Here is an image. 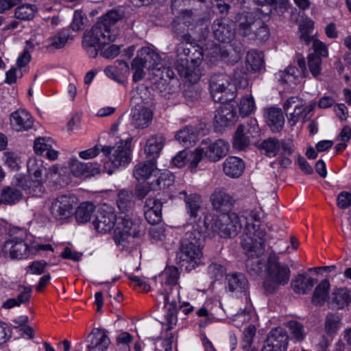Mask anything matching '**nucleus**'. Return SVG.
Returning <instances> with one entry per match:
<instances>
[{
	"label": "nucleus",
	"mask_w": 351,
	"mask_h": 351,
	"mask_svg": "<svg viewBox=\"0 0 351 351\" xmlns=\"http://www.w3.org/2000/svg\"><path fill=\"white\" fill-rule=\"evenodd\" d=\"M308 115L303 106H297L294 112L290 114V117L288 119L289 123L293 126L300 120L304 122L308 119Z\"/></svg>",
	"instance_id": "obj_53"
},
{
	"label": "nucleus",
	"mask_w": 351,
	"mask_h": 351,
	"mask_svg": "<svg viewBox=\"0 0 351 351\" xmlns=\"http://www.w3.org/2000/svg\"><path fill=\"white\" fill-rule=\"evenodd\" d=\"M203 247L195 245L181 243L176 253L177 263L184 267L187 271H191L202 263Z\"/></svg>",
	"instance_id": "obj_10"
},
{
	"label": "nucleus",
	"mask_w": 351,
	"mask_h": 351,
	"mask_svg": "<svg viewBox=\"0 0 351 351\" xmlns=\"http://www.w3.org/2000/svg\"><path fill=\"white\" fill-rule=\"evenodd\" d=\"M317 280L313 279L306 273H303L297 275L292 280L291 287L296 293L306 294L313 288Z\"/></svg>",
	"instance_id": "obj_30"
},
{
	"label": "nucleus",
	"mask_w": 351,
	"mask_h": 351,
	"mask_svg": "<svg viewBox=\"0 0 351 351\" xmlns=\"http://www.w3.org/2000/svg\"><path fill=\"white\" fill-rule=\"evenodd\" d=\"M267 272L263 287L268 294L275 293L280 286L287 285L291 276L289 266L280 263L278 256L274 253L270 254L268 257Z\"/></svg>",
	"instance_id": "obj_5"
},
{
	"label": "nucleus",
	"mask_w": 351,
	"mask_h": 351,
	"mask_svg": "<svg viewBox=\"0 0 351 351\" xmlns=\"http://www.w3.org/2000/svg\"><path fill=\"white\" fill-rule=\"evenodd\" d=\"M339 318L338 316L330 314L327 315L325 322V330L328 335H332L339 328Z\"/></svg>",
	"instance_id": "obj_57"
},
{
	"label": "nucleus",
	"mask_w": 351,
	"mask_h": 351,
	"mask_svg": "<svg viewBox=\"0 0 351 351\" xmlns=\"http://www.w3.org/2000/svg\"><path fill=\"white\" fill-rule=\"evenodd\" d=\"M228 143L222 139L210 143L204 149L205 157L211 162H217L228 153Z\"/></svg>",
	"instance_id": "obj_23"
},
{
	"label": "nucleus",
	"mask_w": 351,
	"mask_h": 351,
	"mask_svg": "<svg viewBox=\"0 0 351 351\" xmlns=\"http://www.w3.org/2000/svg\"><path fill=\"white\" fill-rule=\"evenodd\" d=\"M247 252V258L245 261V267L247 273L252 276H256L261 274L264 266V262L260 256L264 254H258L254 250L244 249Z\"/></svg>",
	"instance_id": "obj_31"
},
{
	"label": "nucleus",
	"mask_w": 351,
	"mask_h": 351,
	"mask_svg": "<svg viewBox=\"0 0 351 351\" xmlns=\"http://www.w3.org/2000/svg\"><path fill=\"white\" fill-rule=\"evenodd\" d=\"M239 33L243 37L258 43L266 41L270 34L265 22L256 12H243L238 15Z\"/></svg>",
	"instance_id": "obj_4"
},
{
	"label": "nucleus",
	"mask_w": 351,
	"mask_h": 351,
	"mask_svg": "<svg viewBox=\"0 0 351 351\" xmlns=\"http://www.w3.org/2000/svg\"><path fill=\"white\" fill-rule=\"evenodd\" d=\"M158 173L156 167V162L149 159L143 162L136 165L133 171L134 178L139 180H147L150 178L152 174Z\"/></svg>",
	"instance_id": "obj_36"
},
{
	"label": "nucleus",
	"mask_w": 351,
	"mask_h": 351,
	"mask_svg": "<svg viewBox=\"0 0 351 351\" xmlns=\"http://www.w3.org/2000/svg\"><path fill=\"white\" fill-rule=\"evenodd\" d=\"M122 17L121 12L111 10L102 15L90 30L84 33L82 46L89 57L95 58L99 49L115 40L117 36L112 32V27Z\"/></svg>",
	"instance_id": "obj_1"
},
{
	"label": "nucleus",
	"mask_w": 351,
	"mask_h": 351,
	"mask_svg": "<svg viewBox=\"0 0 351 351\" xmlns=\"http://www.w3.org/2000/svg\"><path fill=\"white\" fill-rule=\"evenodd\" d=\"M193 21V12L192 10H182L178 16L171 23L173 32L179 30L180 26L189 27Z\"/></svg>",
	"instance_id": "obj_45"
},
{
	"label": "nucleus",
	"mask_w": 351,
	"mask_h": 351,
	"mask_svg": "<svg viewBox=\"0 0 351 351\" xmlns=\"http://www.w3.org/2000/svg\"><path fill=\"white\" fill-rule=\"evenodd\" d=\"M27 167L29 174L34 176L36 180H43V174L47 176L49 171L51 173L56 174L58 171V168L54 166L47 169L42 160H38L35 158H32L28 160Z\"/></svg>",
	"instance_id": "obj_27"
},
{
	"label": "nucleus",
	"mask_w": 351,
	"mask_h": 351,
	"mask_svg": "<svg viewBox=\"0 0 351 351\" xmlns=\"http://www.w3.org/2000/svg\"><path fill=\"white\" fill-rule=\"evenodd\" d=\"M289 337L282 328H275L269 333L262 351H286Z\"/></svg>",
	"instance_id": "obj_16"
},
{
	"label": "nucleus",
	"mask_w": 351,
	"mask_h": 351,
	"mask_svg": "<svg viewBox=\"0 0 351 351\" xmlns=\"http://www.w3.org/2000/svg\"><path fill=\"white\" fill-rule=\"evenodd\" d=\"M254 101L251 95L243 97L239 104V114L242 117H246L251 114L254 109Z\"/></svg>",
	"instance_id": "obj_51"
},
{
	"label": "nucleus",
	"mask_w": 351,
	"mask_h": 351,
	"mask_svg": "<svg viewBox=\"0 0 351 351\" xmlns=\"http://www.w3.org/2000/svg\"><path fill=\"white\" fill-rule=\"evenodd\" d=\"M205 156L204 148L197 147L193 152L188 150V162L191 171H195L198 164Z\"/></svg>",
	"instance_id": "obj_50"
},
{
	"label": "nucleus",
	"mask_w": 351,
	"mask_h": 351,
	"mask_svg": "<svg viewBox=\"0 0 351 351\" xmlns=\"http://www.w3.org/2000/svg\"><path fill=\"white\" fill-rule=\"evenodd\" d=\"M245 165L243 160L236 156H228L223 162V171L231 178H239L243 173Z\"/></svg>",
	"instance_id": "obj_25"
},
{
	"label": "nucleus",
	"mask_w": 351,
	"mask_h": 351,
	"mask_svg": "<svg viewBox=\"0 0 351 351\" xmlns=\"http://www.w3.org/2000/svg\"><path fill=\"white\" fill-rule=\"evenodd\" d=\"M184 30V27L183 26H180L179 27V30L176 32H173L175 34V36L176 38L181 41L178 45H197L195 40L192 38L190 34L189 33H183Z\"/></svg>",
	"instance_id": "obj_62"
},
{
	"label": "nucleus",
	"mask_w": 351,
	"mask_h": 351,
	"mask_svg": "<svg viewBox=\"0 0 351 351\" xmlns=\"http://www.w3.org/2000/svg\"><path fill=\"white\" fill-rule=\"evenodd\" d=\"M131 124L136 129L147 128L152 121L153 112L142 106H136L131 110Z\"/></svg>",
	"instance_id": "obj_20"
},
{
	"label": "nucleus",
	"mask_w": 351,
	"mask_h": 351,
	"mask_svg": "<svg viewBox=\"0 0 351 351\" xmlns=\"http://www.w3.org/2000/svg\"><path fill=\"white\" fill-rule=\"evenodd\" d=\"M265 117L267 125L273 133L280 132L285 124L282 110L279 108L271 107L265 110Z\"/></svg>",
	"instance_id": "obj_24"
},
{
	"label": "nucleus",
	"mask_w": 351,
	"mask_h": 351,
	"mask_svg": "<svg viewBox=\"0 0 351 351\" xmlns=\"http://www.w3.org/2000/svg\"><path fill=\"white\" fill-rule=\"evenodd\" d=\"M164 144L165 138L161 134H155L148 138L145 147L147 158L156 162V158L159 156Z\"/></svg>",
	"instance_id": "obj_29"
},
{
	"label": "nucleus",
	"mask_w": 351,
	"mask_h": 351,
	"mask_svg": "<svg viewBox=\"0 0 351 351\" xmlns=\"http://www.w3.org/2000/svg\"><path fill=\"white\" fill-rule=\"evenodd\" d=\"M179 275V271L176 267L171 266L165 268L157 278L161 285L159 289H167L171 293L172 289L178 285Z\"/></svg>",
	"instance_id": "obj_26"
},
{
	"label": "nucleus",
	"mask_w": 351,
	"mask_h": 351,
	"mask_svg": "<svg viewBox=\"0 0 351 351\" xmlns=\"http://www.w3.org/2000/svg\"><path fill=\"white\" fill-rule=\"evenodd\" d=\"M321 58L314 53L309 54L308 56V66L310 72L314 77H317L321 73Z\"/></svg>",
	"instance_id": "obj_54"
},
{
	"label": "nucleus",
	"mask_w": 351,
	"mask_h": 351,
	"mask_svg": "<svg viewBox=\"0 0 351 351\" xmlns=\"http://www.w3.org/2000/svg\"><path fill=\"white\" fill-rule=\"evenodd\" d=\"M131 68L134 71L132 80L134 82H138L142 80L145 76L144 69L145 66L141 62L138 58H135L131 64Z\"/></svg>",
	"instance_id": "obj_52"
},
{
	"label": "nucleus",
	"mask_w": 351,
	"mask_h": 351,
	"mask_svg": "<svg viewBox=\"0 0 351 351\" xmlns=\"http://www.w3.org/2000/svg\"><path fill=\"white\" fill-rule=\"evenodd\" d=\"M201 130L191 125L186 126L180 130L176 135V139L185 146H191L194 145L198 140Z\"/></svg>",
	"instance_id": "obj_34"
},
{
	"label": "nucleus",
	"mask_w": 351,
	"mask_h": 351,
	"mask_svg": "<svg viewBox=\"0 0 351 351\" xmlns=\"http://www.w3.org/2000/svg\"><path fill=\"white\" fill-rule=\"evenodd\" d=\"M22 193L13 186H7L2 189L0 202L8 205L14 204L22 199Z\"/></svg>",
	"instance_id": "obj_43"
},
{
	"label": "nucleus",
	"mask_w": 351,
	"mask_h": 351,
	"mask_svg": "<svg viewBox=\"0 0 351 351\" xmlns=\"http://www.w3.org/2000/svg\"><path fill=\"white\" fill-rule=\"evenodd\" d=\"M210 89L215 102L225 104L232 101L236 96L237 88L231 82L230 76L223 74H215L210 79Z\"/></svg>",
	"instance_id": "obj_7"
},
{
	"label": "nucleus",
	"mask_w": 351,
	"mask_h": 351,
	"mask_svg": "<svg viewBox=\"0 0 351 351\" xmlns=\"http://www.w3.org/2000/svg\"><path fill=\"white\" fill-rule=\"evenodd\" d=\"M88 338L87 351H106L110 344L109 337L102 329L94 328Z\"/></svg>",
	"instance_id": "obj_21"
},
{
	"label": "nucleus",
	"mask_w": 351,
	"mask_h": 351,
	"mask_svg": "<svg viewBox=\"0 0 351 351\" xmlns=\"http://www.w3.org/2000/svg\"><path fill=\"white\" fill-rule=\"evenodd\" d=\"M99 51L101 56L107 59H112L120 53L121 46L117 45H111L106 49H104V47H102L101 49H99Z\"/></svg>",
	"instance_id": "obj_63"
},
{
	"label": "nucleus",
	"mask_w": 351,
	"mask_h": 351,
	"mask_svg": "<svg viewBox=\"0 0 351 351\" xmlns=\"http://www.w3.org/2000/svg\"><path fill=\"white\" fill-rule=\"evenodd\" d=\"M95 211V206L90 202L82 203L76 209L75 217L78 223H86L88 221L93 212Z\"/></svg>",
	"instance_id": "obj_46"
},
{
	"label": "nucleus",
	"mask_w": 351,
	"mask_h": 351,
	"mask_svg": "<svg viewBox=\"0 0 351 351\" xmlns=\"http://www.w3.org/2000/svg\"><path fill=\"white\" fill-rule=\"evenodd\" d=\"M330 282L325 279L321 281L315 287L312 296V303L317 306H322L328 298Z\"/></svg>",
	"instance_id": "obj_40"
},
{
	"label": "nucleus",
	"mask_w": 351,
	"mask_h": 351,
	"mask_svg": "<svg viewBox=\"0 0 351 351\" xmlns=\"http://www.w3.org/2000/svg\"><path fill=\"white\" fill-rule=\"evenodd\" d=\"M3 161L12 170L18 171L20 168V158L13 152H5L3 153Z\"/></svg>",
	"instance_id": "obj_58"
},
{
	"label": "nucleus",
	"mask_w": 351,
	"mask_h": 351,
	"mask_svg": "<svg viewBox=\"0 0 351 351\" xmlns=\"http://www.w3.org/2000/svg\"><path fill=\"white\" fill-rule=\"evenodd\" d=\"M258 133V128L254 124H240L234 132L232 145L238 150H243L250 145V138L253 136L252 133Z\"/></svg>",
	"instance_id": "obj_18"
},
{
	"label": "nucleus",
	"mask_w": 351,
	"mask_h": 351,
	"mask_svg": "<svg viewBox=\"0 0 351 351\" xmlns=\"http://www.w3.org/2000/svg\"><path fill=\"white\" fill-rule=\"evenodd\" d=\"M245 220L241 245L243 249L254 250L258 254L265 252L266 232L261 223L260 213L256 210L246 211L243 216Z\"/></svg>",
	"instance_id": "obj_3"
},
{
	"label": "nucleus",
	"mask_w": 351,
	"mask_h": 351,
	"mask_svg": "<svg viewBox=\"0 0 351 351\" xmlns=\"http://www.w3.org/2000/svg\"><path fill=\"white\" fill-rule=\"evenodd\" d=\"M38 12L37 6L32 3H21L16 6L14 9V17L21 21H31Z\"/></svg>",
	"instance_id": "obj_38"
},
{
	"label": "nucleus",
	"mask_w": 351,
	"mask_h": 351,
	"mask_svg": "<svg viewBox=\"0 0 351 351\" xmlns=\"http://www.w3.org/2000/svg\"><path fill=\"white\" fill-rule=\"evenodd\" d=\"M350 300V295L347 289H337L332 293V304L338 309L347 306Z\"/></svg>",
	"instance_id": "obj_47"
},
{
	"label": "nucleus",
	"mask_w": 351,
	"mask_h": 351,
	"mask_svg": "<svg viewBox=\"0 0 351 351\" xmlns=\"http://www.w3.org/2000/svg\"><path fill=\"white\" fill-rule=\"evenodd\" d=\"M69 35L64 32H58L48 39L47 49H60L65 47L68 42Z\"/></svg>",
	"instance_id": "obj_49"
},
{
	"label": "nucleus",
	"mask_w": 351,
	"mask_h": 351,
	"mask_svg": "<svg viewBox=\"0 0 351 351\" xmlns=\"http://www.w3.org/2000/svg\"><path fill=\"white\" fill-rule=\"evenodd\" d=\"M228 289L232 292L245 293L248 289V281L244 274L232 273L227 276Z\"/></svg>",
	"instance_id": "obj_35"
},
{
	"label": "nucleus",
	"mask_w": 351,
	"mask_h": 351,
	"mask_svg": "<svg viewBox=\"0 0 351 351\" xmlns=\"http://www.w3.org/2000/svg\"><path fill=\"white\" fill-rule=\"evenodd\" d=\"M211 28L214 38L220 43H229L234 38L235 24L228 18L221 17L215 19Z\"/></svg>",
	"instance_id": "obj_13"
},
{
	"label": "nucleus",
	"mask_w": 351,
	"mask_h": 351,
	"mask_svg": "<svg viewBox=\"0 0 351 351\" xmlns=\"http://www.w3.org/2000/svg\"><path fill=\"white\" fill-rule=\"evenodd\" d=\"M101 152L108 158L104 162V168L111 175L115 169L125 166L130 161V149L125 145L117 147L104 146Z\"/></svg>",
	"instance_id": "obj_9"
},
{
	"label": "nucleus",
	"mask_w": 351,
	"mask_h": 351,
	"mask_svg": "<svg viewBox=\"0 0 351 351\" xmlns=\"http://www.w3.org/2000/svg\"><path fill=\"white\" fill-rule=\"evenodd\" d=\"M264 64L263 54L256 50H250L245 58L246 69L252 73L260 71Z\"/></svg>",
	"instance_id": "obj_39"
},
{
	"label": "nucleus",
	"mask_w": 351,
	"mask_h": 351,
	"mask_svg": "<svg viewBox=\"0 0 351 351\" xmlns=\"http://www.w3.org/2000/svg\"><path fill=\"white\" fill-rule=\"evenodd\" d=\"M21 233L20 237H11L3 245V251L9 253L11 258H27L32 253L33 247L25 242V232L22 231Z\"/></svg>",
	"instance_id": "obj_12"
},
{
	"label": "nucleus",
	"mask_w": 351,
	"mask_h": 351,
	"mask_svg": "<svg viewBox=\"0 0 351 351\" xmlns=\"http://www.w3.org/2000/svg\"><path fill=\"white\" fill-rule=\"evenodd\" d=\"M215 112L214 124L216 129L221 130L237 121V115L235 108L229 104H222Z\"/></svg>",
	"instance_id": "obj_17"
},
{
	"label": "nucleus",
	"mask_w": 351,
	"mask_h": 351,
	"mask_svg": "<svg viewBox=\"0 0 351 351\" xmlns=\"http://www.w3.org/2000/svg\"><path fill=\"white\" fill-rule=\"evenodd\" d=\"M177 56L176 69L180 77L191 84L197 83L202 75V47L199 45H178Z\"/></svg>",
	"instance_id": "obj_2"
},
{
	"label": "nucleus",
	"mask_w": 351,
	"mask_h": 351,
	"mask_svg": "<svg viewBox=\"0 0 351 351\" xmlns=\"http://www.w3.org/2000/svg\"><path fill=\"white\" fill-rule=\"evenodd\" d=\"M204 234L200 230L199 226L195 225L192 226L191 230L185 232L180 243L192 245H195L196 246L204 247Z\"/></svg>",
	"instance_id": "obj_37"
},
{
	"label": "nucleus",
	"mask_w": 351,
	"mask_h": 351,
	"mask_svg": "<svg viewBox=\"0 0 351 351\" xmlns=\"http://www.w3.org/2000/svg\"><path fill=\"white\" fill-rule=\"evenodd\" d=\"M121 221L114 230V241L117 245L127 247L129 238L141 237L144 234L145 227L141 219L134 213L121 215Z\"/></svg>",
	"instance_id": "obj_6"
},
{
	"label": "nucleus",
	"mask_w": 351,
	"mask_h": 351,
	"mask_svg": "<svg viewBox=\"0 0 351 351\" xmlns=\"http://www.w3.org/2000/svg\"><path fill=\"white\" fill-rule=\"evenodd\" d=\"M42 180H26L22 184V189L32 197H42L45 192Z\"/></svg>",
	"instance_id": "obj_41"
},
{
	"label": "nucleus",
	"mask_w": 351,
	"mask_h": 351,
	"mask_svg": "<svg viewBox=\"0 0 351 351\" xmlns=\"http://www.w3.org/2000/svg\"><path fill=\"white\" fill-rule=\"evenodd\" d=\"M180 195H184L186 213L191 217L196 218L198 216L202 203L201 195L197 193L188 195L185 191H181Z\"/></svg>",
	"instance_id": "obj_33"
},
{
	"label": "nucleus",
	"mask_w": 351,
	"mask_h": 351,
	"mask_svg": "<svg viewBox=\"0 0 351 351\" xmlns=\"http://www.w3.org/2000/svg\"><path fill=\"white\" fill-rule=\"evenodd\" d=\"M33 124V118L25 110H17L10 115V125L17 132L27 131L32 128Z\"/></svg>",
	"instance_id": "obj_22"
},
{
	"label": "nucleus",
	"mask_w": 351,
	"mask_h": 351,
	"mask_svg": "<svg viewBox=\"0 0 351 351\" xmlns=\"http://www.w3.org/2000/svg\"><path fill=\"white\" fill-rule=\"evenodd\" d=\"M156 178L152 180V184L154 190H163L171 186L174 182V176L169 171L160 172L154 174Z\"/></svg>",
	"instance_id": "obj_42"
},
{
	"label": "nucleus",
	"mask_w": 351,
	"mask_h": 351,
	"mask_svg": "<svg viewBox=\"0 0 351 351\" xmlns=\"http://www.w3.org/2000/svg\"><path fill=\"white\" fill-rule=\"evenodd\" d=\"M152 191L154 190V187L151 182H146L143 183H138L135 186L134 191V196L138 199H144Z\"/></svg>",
	"instance_id": "obj_55"
},
{
	"label": "nucleus",
	"mask_w": 351,
	"mask_h": 351,
	"mask_svg": "<svg viewBox=\"0 0 351 351\" xmlns=\"http://www.w3.org/2000/svg\"><path fill=\"white\" fill-rule=\"evenodd\" d=\"M211 228L221 237H234L241 231L242 224L239 216L234 213H223L212 219Z\"/></svg>",
	"instance_id": "obj_8"
},
{
	"label": "nucleus",
	"mask_w": 351,
	"mask_h": 351,
	"mask_svg": "<svg viewBox=\"0 0 351 351\" xmlns=\"http://www.w3.org/2000/svg\"><path fill=\"white\" fill-rule=\"evenodd\" d=\"M134 204V196L132 191L122 189L118 193L117 205L121 215L133 213Z\"/></svg>",
	"instance_id": "obj_28"
},
{
	"label": "nucleus",
	"mask_w": 351,
	"mask_h": 351,
	"mask_svg": "<svg viewBox=\"0 0 351 351\" xmlns=\"http://www.w3.org/2000/svg\"><path fill=\"white\" fill-rule=\"evenodd\" d=\"M287 328L291 339L298 341H302L304 339L306 333L302 324L297 321H290L287 324Z\"/></svg>",
	"instance_id": "obj_48"
},
{
	"label": "nucleus",
	"mask_w": 351,
	"mask_h": 351,
	"mask_svg": "<svg viewBox=\"0 0 351 351\" xmlns=\"http://www.w3.org/2000/svg\"><path fill=\"white\" fill-rule=\"evenodd\" d=\"M76 198L71 195L58 196L51 203L50 211L57 219H64L69 217L75 207Z\"/></svg>",
	"instance_id": "obj_14"
},
{
	"label": "nucleus",
	"mask_w": 351,
	"mask_h": 351,
	"mask_svg": "<svg viewBox=\"0 0 351 351\" xmlns=\"http://www.w3.org/2000/svg\"><path fill=\"white\" fill-rule=\"evenodd\" d=\"M156 90H158L160 95L165 98H169V96L173 92V88L170 86L167 79L159 78L154 82Z\"/></svg>",
	"instance_id": "obj_56"
},
{
	"label": "nucleus",
	"mask_w": 351,
	"mask_h": 351,
	"mask_svg": "<svg viewBox=\"0 0 351 351\" xmlns=\"http://www.w3.org/2000/svg\"><path fill=\"white\" fill-rule=\"evenodd\" d=\"M136 58L141 60L145 69L160 70V68L158 67L160 63V57L154 50L148 47L142 48Z\"/></svg>",
	"instance_id": "obj_32"
},
{
	"label": "nucleus",
	"mask_w": 351,
	"mask_h": 351,
	"mask_svg": "<svg viewBox=\"0 0 351 351\" xmlns=\"http://www.w3.org/2000/svg\"><path fill=\"white\" fill-rule=\"evenodd\" d=\"M210 202L215 210L223 211L230 209L234 205L235 200L225 188L217 187L210 195Z\"/></svg>",
	"instance_id": "obj_19"
},
{
	"label": "nucleus",
	"mask_w": 351,
	"mask_h": 351,
	"mask_svg": "<svg viewBox=\"0 0 351 351\" xmlns=\"http://www.w3.org/2000/svg\"><path fill=\"white\" fill-rule=\"evenodd\" d=\"M71 172L75 177H85L86 162L79 161L77 158H72L69 161Z\"/></svg>",
	"instance_id": "obj_59"
},
{
	"label": "nucleus",
	"mask_w": 351,
	"mask_h": 351,
	"mask_svg": "<svg viewBox=\"0 0 351 351\" xmlns=\"http://www.w3.org/2000/svg\"><path fill=\"white\" fill-rule=\"evenodd\" d=\"M31 287H23V291L16 298L7 300L3 304L2 307L6 309H10L14 306H19L21 304L27 303L31 297Z\"/></svg>",
	"instance_id": "obj_44"
},
{
	"label": "nucleus",
	"mask_w": 351,
	"mask_h": 351,
	"mask_svg": "<svg viewBox=\"0 0 351 351\" xmlns=\"http://www.w3.org/2000/svg\"><path fill=\"white\" fill-rule=\"evenodd\" d=\"M337 204L339 208L346 209L351 206V193L341 191L337 196Z\"/></svg>",
	"instance_id": "obj_64"
},
{
	"label": "nucleus",
	"mask_w": 351,
	"mask_h": 351,
	"mask_svg": "<svg viewBox=\"0 0 351 351\" xmlns=\"http://www.w3.org/2000/svg\"><path fill=\"white\" fill-rule=\"evenodd\" d=\"M117 219V217L114 210L111 207L104 205L92 223L95 230L104 234L110 232L114 227Z\"/></svg>",
	"instance_id": "obj_15"
},
{
	"label": "nucleus",
	"mask_w": 351,
	"mask_h": 351,
	"mask_svg": "<svg viewBox=\"0 0 351 351\" xmlns=\"http://www.w3.org/2000/svg\"><path fill=\"white\" fill-rule=\"evenodd\" d=\"M144 215L145 219L150 224L154 225L160 223L162 220V210H160V205L158 204L155 211L149 209L144 211Z\"/></svg>",
	"instance_id": "obj_61"
},
{
	"label": "nucleus",
	"mask_w": 351,
	"mask_h": 351,
	"mask_svg": "<svg viewBox=\"0 0 351 351\" xmlns=\"http://www.w3.org/2000/svg\"><path fill=\"white\" fill-rule=\"evenodd\" d=\"M273 7L270 10V13L273 16H278L279 17L283 16L284 14L289 9V4L287 0H278L274 4H271Z\"/></svg>",
	"instance_id": "obj_60"
},
{
	"label": "nucleus",
	"mask_w": 351,
	"mask_h": 351,
	"mask_svg": "<svg viewBox=\"0 0 351 351\" xmlns=\"http://www.w3.org/2000/svg\"><path fill=\"white\" fill-rule=\"evenodd\" d=\"M257 147L261 153L269 158L278 154L292 155L295 151V146L291 140H279L276 137L264 139Z\"/></svg>",
	"instance_id": "obj_11"
}]
</instances>
